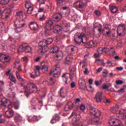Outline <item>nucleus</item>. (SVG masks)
Wrapping results in <instances>:
<instances>
[{"label": "nucleus", "instance_id": "1", "mask_svg": "<svg viewBox=\"0 0 126 126\" xmlns=\"http://www.w3.org/2000/svg\"><path fill=\"white\" fill-rule=\"evenodd\" d=\"M52 43H53V39L52 38H49L47 40L43 39L40 41L38 43L39 46L40 47L38 51L39 54L44 55L45 53H47L49 51L47 45H50Z\"/></svg>", "mask_w": 126, "mask_h": 126}, {"label": "nucleus", "instance_id": "2", "mask_svg": "<svg viewBox=\"0 0 126 126\" xmlns=\"http://www.w3.org/2000/svg\"><path fill=\"white\" fill-rule=\"evenodd\" d=\"M90 112L92 115L95 117V118L92 119V124H94L95 126H98L100 124V122H99V117L101 116V112L98 109L94 108H91L90 109Z\"/></svg>", "mask_w": 126, "mask_h": 126}, {"label": "nucleus", "instance_id": "3", "mask_svg": "<svg viewBox=\"0 0 126 126\" xmlns=\"http://www.w3.org/2000/svg\"><path fill=\"white\" fill-rule=\"evenodd\" d=\"M117 34L118 36H125L126 34V26L124 24H120L117 28Z\"/></svg>", "mask_w": 126, "mask_h": 126}, {"label": "nucleus", "instance_id": "4", "mask_svg": "<svg viewBox=\"0 0 126 126\" xmlns=\"http://www.w3.org/2000/svg\"><path fill=\"white\" fill-rule=\"evenodd\" d=\"M34 89L35 90V92L38 91V88H37V86L33 83H30L27 86V88L26 89L25 92L26 93H28V91H30V93H34Z\"/></svg>", "mask_w": 126, "mask_h": 126}, {"label": "nucleus", "instance_id": "5", "mask_svg": "<svg viewBox=\"0 0 126 126\" xmlns=\"http://www.w3.org/2000/svg\"><path fill=\"white\" fill-rule=\"evenodd\" d=\"M85 39V37L81 38V33H76L74 36V41L77 44V45H80L81 41Z\"/></svg>", "mask_w": 126, "mask_h": 126}, {"label": "nucleus", "instance_id": "6", "mask_svg": "<svg viewBox=\"0 0 126 126\" xmlns=\"http://www.w3.org/2000/svg\"><path fill=\"white\" fill-rule=\"evenodd\" d=\"M50 75L53 74L54 77H59L61 75V68L59 67H56L55 69H52L49 73Z\"/></svg>", "mask_w": 126, "mask_h": 126}, {"label": "nucleus", "instance_id": "7", "mask_svg": "<svg viewBox=\"0 0 126 126\" xmlns=\"http://www.w3.org/2000/svg\"><path fill=\"white\" fill-rule=\"evenodd\" d=\"M26 8H27V12L28 14H31L33 12V5L30 1H27L25 4Z\"/></svg>", "mask_w": 126, "mask_h": 126}, {"label": "nucleus", "instance_id": "8", "mask_svg": "<svg viewBox=\"0 0 126 126\" xmlns=\"http://www.w3.org/2000/svg\"><path fill=\"white\" fill-rule=\"evenodd\" d=\"M2 105L3 106H5L6 107H8V109H10L11 108V102H10L9 100L6 99H1L0 100V108Z\"/></svg>", "mask_w": 126, "mask_h": 126}, {"label": "nucleus", "instance_id": "9", "mask_svg": "<svg viewBox=\"0 0 126 126\" xmlns=\"http://www.w3.org/2000/svg\"><path fill=\"white\" fill-rule=\"evenodd\" d=\"M11 12V9H7L4 10L2 13L1 18H2V19H6V18H8Z\"/></svg>", "mask_w": 126, "mask_h": 126}, {"label": "nucleus", "instance_id": "10", "mask_svg": "<svg viewBox=\"0 0 126 126\" xmlns=\"http://www.w3.org/2000/svg\"><path fill=\"white\" fill-rule=\"evenodd\" d=\"M0 62L1 63H9L10 62V57L6 56L4 54H0Z\"/></svg>", "mask_w": 126, "mask_h": 126}, {"label": "nucleus", "instance_id": "11", "mask_svg": "<svg viewBox=\"0 0 126 126\" xmlns=\"http://www.w3.org/2000/svg\"><path fill=\"white\" fill-rule=\"evenodd\" d=\"M102 34L105 37H110L112 34V30L109 28H104L102 30Z\"/></svg>", "mask_w": 126, "mask_h": 126}, {"label": "nucleus", "instance_id": "12", "mask_svg": "<svg viewBox=\"0 0 126 126\" xmlns=\"http://www.w3.org/2000/svg\"><path fill=\"white\" fill-rule=\"evenodd\" d=\"M103 93L102 92H97L95 95L94 99L97 103H100L103 99Z\"/></svg>", "mask_w": 126, "mask_h": 126}, {"label": "nucleus", "instance_id": "13", "mask_svg": "<svg viewBox=\"0 0 126 126\" xmlns=\"http://www.w3.org/2000/svg\"><path fill=\"white\" fill-rule=\"evenodd\" d=\"M62 17H63V16L61 14L54 13L53 15L52 18L53 21H55V22H59V21H61Z\"/></svg>", "mask_w": 126, "mask_h": 126}, {"label": "nucleus", "instance_id": "14", "mask_svg": "<svg viewBox=\"0 0 126 126\" xmlns=\"http://www.w3.org/2000/svg\"><path fill=\"white\" fill-rule=\"evenodd\" d=\"M5 115L6 116V118L7 119H11L14 115V111L11 109H9L8 110L5 111Z\"/></svg>", "mask_w": 126, "mask_h": 126}, {"label": "nucleus", "instance_id": "15", "mask_svg": "<svg viewBox=\"0 0 126 126\" xmlns=\"http://www.w3.org/2000/svg\"><path fill=\"white\" fill-rule=\"evenodd\" d=\"M74 6L78 8H83L85 6V3L81 1H77L74 3Z\"/></svg>", "mask_w": 126, "mask_h": 126}, {"label": "nucleus", "instance_id": "16", "mask_svg": "<svg viewBox=\"0 0 126 126\" xmlns=\"http://www.w3.org/2000/svg\"><path fill=\"white\" fill-rule=\"evenodd\" d=\"M61 120V117H60V115L58 114H55L51 121V124H56L57 122H59Z\"/></svg>", "mask_w": 126, "mask_h": 126}, {"label": "nucleus", "instance_id": "17", "mask_svg": "<svg viewBox=\"0 0 126 126\" xmlns=\"http://www.w3.org/2000/svg\"><path fill=\"white\" fill-rule=\"evenodd\" d=\"M95 46H96V43L94 41H91L90 42H86L85 44V47L87 48H93L94 47H95Z\"/></svg>", "mask_w": 126, "mask_h": 126}, {"label": "nucleus", "instance_id": "18", "mask_svg": "<svg viewBox=\"0 0 126 126\" xmlns=\"http://www.w3.org/2000/svg\"><path fill=\"white\" fill-rule=\"evenodd\" d=\"M22 22H23V21H16L14 22L15 27L18 28H22V27H24L25 24L23 23Z\"/></svg>", "mask_w": 126, "mask_h": 126}, {"label": "nucleus", "instance_id": "19", "mask_svg": "<svg viewBox=\"0 0 126 126\" xmlns=\"http://www.w3.org/2000/svg\"><path fill=\"white\" fill-rule=\"evenodd\" d=\"M109 124H112L113 126H122V122L120 120H117L115 121L111 120L109 122Z\"/></svg>", "mask_w": 126, "mask_h": 126}, {"label": "nucleus", "instance_id": "20", "mask_svg": "<svg viewBox=\"0 0 126 126\" xmlns=\"http://www.w3.org/2000/svg\"><path fill=\"white\" fill-rule=\"evenodd\" d=\"M41 69L43 73H46V72H48V66H47V65H46L44 62H42L41 63Z\"/></svg>", "mask_w": 126, "mask_h": 126}, {"label": "nucleus", "instance_id": "21", "mask_svg": "<svg viewBox=\"0 0 126 126\" xmlns=\"http://www.w3.org/2000/svg\"><path fill=\"white\" fill-rule=\"evenodd\" d=\"M29 27L31 30L35 31V30H38L39 26H38L37 23L32 22L30 24Z\"/></svg>", "mask_w": 126, "mask_h": 126}, {"label": "nucleus", "instance_id": "22", "mask_svg": "<svg viewBox=\"0 0 126 126\" xmlns=\"http://www.w3.org/2000/svg\"><path fill=\"white\" fill-rule=\"evenodd\" d=\"M79 85L81 89H85L86 85H85V81L83 79H80L79 80Z\"/></svg>", "mask_w": 126, "mask_h": 126}, {"label": "nucleus", "instance_id": "23", "mask_svg": "<svg viewBox=\"0 0 126 126\" xmlns=\"http://www.w3.org/2000/svg\"><path fill=\"white\" fill-rule=\"evenodd\" d=\"M22 116L20 115L19 114H16L14 118L15 123H20L21 122H22Z\"/></svg>", "mask_w": 126, "mask_h": 126}, {"label": "nucleus", "instance_id": "24", "mask_svg": "<svg viewBox=\"0 0 126 126\" xmlns=\"http://www.w3.org/2000/svg\"><path fill=\"white\" fill-rule=\"evenodd\" d=\"M63 52L61 51H59L54 57V59L55 60H56V61H62V59H63Z\"/></svg>", "mask_w": 126, "mask_h": 126}, {"label": "nucleus", "instance_id": "25", "mask_svg": "<svg viewBox=\"0 0 126 126\" xmlns=\"http://www.w3.org/2000/svg\"><path fill=\"white\" fill-rule=\"evenodd\" d=\"M73 116H74V118L76 119V122H77L80 120V115L79 114H77L75 112H72V114L68 118V119H70Z\"/></svg>", "mask_w": 126, "mask_h": 126}, {"label": "nucleus", "instance_id": "26", "mask_svg": "<svg viewBox=\"0 0 126 126\" xmlns=\"http://www.w3.org/2000/svg\"><path fill=\"white\" fill-rule=\"evenodd\" d=\"M62 31V27L59 25H56L54 27V32L55 33V34H58L61 32Z\"/></svg>", "mask_w": 126, "mask_h": 126}, {"label": "nucleus", "instance_id": "27", "mask_svg": "<svg viewBox=\"0 0 126 126\" xmlns=\"http://www.w3.org/2000/svg\"><path fill=\"white\" fill-rule=\"evenodd\" d=\"M60 95L63 98H64V97L67 96L66 91L63 89V88H62L60 90Z\"/></svg>", "mask_w": 126, "mask_h": 126}, {"label": "nucleus", "instance_id": "28", "mask_svg": "<svg viewBox=\"0 0 126 126\" xmlns=\"http://www.w3.org/2000/svg\"><path fill=\"white\" fill-rule=\"evenodd\" d=\"M68 76H69V75L68 73H66L63 74L62 76L63 80L64 81L65 84H67V79H68Z\"/></svg>", "mask_w": 126, "mask_h": 126}, {"label": "nucleus", "instance_id": "29", "mask_svg": "<svg viewBox=\"0 0 126 126\" xmlns=\"http://www.w3.org/2000/svg\"><path fill=\"white\" fill-rule=\"evenodd\" d=\"M73 60V58L70 55H68L66 56L65 59V63L66 64H69L70 63H71V60Z\"/></svg>", "mask_w": 126, "mask_h": 126}, {"label": "nucleus", "instance_id": "30", "mask_svg": "<svg viewBox=\"0 0 126 126\" xmlns=\"http://www.w3.org/2000/svg\"><path fill=\"white\" fill-rule=\"evenodd\" d=\"M109 8L112 13H116L118 11V8L116 6L110 5Z\"/></svg>", "mask_w": 126, "mask_h": 126}, {"label": "nucleus", "instance_id": "31", "mask_svg": "<svg viewBox=\"0 0 126 126\" xmlns=\"http://www.w3.org/2000/svg\"><path fill=\"white\" fill-rule=\"evenodd\" d=\"M119 115L118 117H120L121 119H125L126 118V113L124 110H121L119 111Z\"/></svg>", "mask_w": 126, "mask_h": 126}, {"label": "nucleus", "instance_id": "32", "mask_svg": "<svg viewBox=\"0 0 126 126\" xmlns=\"http://www.w3.org/2000/svg\"><path fill=\"white\" fill-rule=\"evenodd\" d=\"M28 120L29 122H34V121H38V116H33L32 117L28 116Z\"/></svg>", "mask_w": 126, "mask_h": 126}, {"label": "nucleus", "instance_id": "33", "mask_svg": "<svg viewBox=\"0 0 126 126\" xmlns=\"http://www.w3.org/2000/svg\"><path fill=\"white\" fill-rule=\"evenodd\" d=\"M32 104H39L40 105H42V101L37 98H33L32 100Z\"/></svg>", "mask_w": 126, "mask_h": 126}, {"label": "nucleus", "instance_id": "34", "mask_svg": "<svg viewBox=\"0 0 126 126\" xmlns=\"http://www.w3.org/2000/svg\"><path fill=\"white\" fill-rule=\"evenodd\" d=\"M16 75L17 79L19 81H21V82H23L25 81V80H24V79L22 78L21 76H20V74H19V72H18V71L16 72Z\"/></svg>", "mask_w": 126, "mask_h": 126}, {"label": "nucleus", "instance_id": "35", "mask_svg": "<svg viewBox=\"0 0 126 126\" xmlns=\"http://www.w3.org/2000/svg\"><path fill=\"white\" fill-rule=\"evenodd\" d=\"M51 28L48 29L46 28L45 29V35L46 36H51L52 35V32L51 31Z\"/></svg>", "mask_w": 126, "mask_h": 126}, {"label": "nucleus", "instance_id": "36", "mask_svg": "<svg viewBox=\"0 0 126 126\" xmlns=\"http://www.w3.org/2000/svg\"><path fill=\"white\" fill-rule=\"evenodd\" d=\"M81 39H83V38H85V39H83V41H81V43H83V44H86V43H87V37L85 36V34L83 33H81Z\"/></svg>", "mask_w": 126, "mask_h": 126}, {"label": "nucleus", "instance_id": "37", "mask_svg": "<svg viewBox=\"0 0 126 126\" xmlns=\"http://www.w3.org/2000/svg\"><path fill=\"white\" fill-rule=\"evenodd\" d=\"M25 46L24 45H20L18 48V53H22L23 52H25Z\"/></svg>", "mask_w": 126, "mask_h": 126}, {"label": "nucleus", "instance_id": "38", "mask_svg": "<svg viewBox=\"0 0 126 126\" xmlns=\"http://www.w3.org/2000/svg\"><path fill=\"white\" fill-rule=\"evenodd\" d=\"M54 23L52 20H49L46 22V28H51L53 26Z\"/></svg>", "mask_w": 126, "mask_h": 126}, {"label": "nucleus", "instance_id": "39", "mask_svg": "<svg viewBox=\"0 0 126 126\" xmlns=\"http://www.w3.org/2000/svg\"><path fill=\"white\" fill-rule=\"evenodd\" d=\"M71 105H69V104H66L64 107L65 111H69V110H71V109H72L73 108V103H70Z\"/></svg>", "mask_w": 126, "mask_h": 126}, {"label": "nucleus", "instance_id": "40", "mask_svg": "<svg viewBox=\"0 0 126 126\" xmlns=\"http://www.w3.org/2000/svg\"><path fill=\"white\" fill-rule=\"evenodd\" d=\"M58 52H59V48L57 46L53 47L50 49V53L55 54L58 53Z\"/></svg>", "mask_w": 126, "mask_h": 126}, {"label": "nucleus", "instance_id": "41", "mask_svg": "<svg viewBox=\"0 0 126 126\" xmlns=\"http://www.w3.org/2000/svg\"><path fill=\"white\" fill-rule=\"evenodd\" d=\"M4 85L3 81H0V92H4V88L2 87Z\"/></svg>", "mask_w": 126, "mask_h": 126}, {"label": "nucleus", "instance_id": "42", "mask_svg": "<svg viewBox=\"0 0 126 126\" xmlns=\"http://www.w3.org/2000/svg\"><path fill=\"white\" fill-rule=\"evenodd\" d=\"M9 79H10L11 81H12V82H14V83H16V79H15V77L12 74L9 75Z\"/></svg>", "mask_w": 126, "mask_h": 126}, {"label": "nucleus", "instance_id": "43", "mask_svg": "<svg viewBox=\"0 0 126 126\" xmlns=\"http://www.w3.org/2000/svg\"><path fill=\"white\" fill-rule=\"evenodd\" d=\"M62 9H63V10H66L67 12L65 13V16H68V14H69V12H70L69 8H68V7H67L65 6V7H62Z\"/></svg>", "mask_w": 126, "mask_h": 126}, {"label": "nucleus", "instance_id": "44", "mask_svg": "<svg viewBox=\"0 0 126 126\" xmlns=\"http://www.w3.org/2000/svg\"><path fill=\"white\" fill-rule=\"evenodd\" d=\"M112 86V84H103L102 86V89L104 90H107L108 88H110Z\"/></svg>", "mask_w": 126, "mask_h": 126}, {"label": "nucleus", "instance_id": "45", "mask_svg": "<svg viewBox=\"0 0 126 126\" xmlns=\"http://www.w3.org/2000/svg\"><path fill=\"white\" fill-rule=\"evenodd\" d=\"M57 4L59 6H62L63 4L64 1H65V0H56Z\"/></svg>", "mask_w": 126, "mask_h": 126}, {"label": "nucleus", "instance_id": "46", "mask_svg": "<svg viewBox=\"0 0 126 126\" xmlns=\"http://www.w3.org/2000/svg\"><path fill=\"white\" fill-rule=\"evenodd\" d=\"M75 48V47L73 46H68L66 48V50H68L69 52H74Z\"/></svg>", "mask_w": 126, "mask_h": 126}, {"label": "nucleus", "instance_id": "47", "mask_svg": "<svg viewBox=\"0 0 126 126\" xmlns=\"http://www.w3.org/2000/svg\"><path fill=\"white\" fill-rule=\"evenodd\" d=\"M10 0H0V4H7Z\"/></svg>", "mask_w": 126, "mask_h": 126}, {"label": "nucleus", "instance_id": "48", "mask_svg": "<svg viewBox=\"0 0 126 126\" xmlns=\"http://www.w3.org/2000/svg\"><path fill=\"white\" fill-rule=\"evenodd\" d=\"M98 32H99V33H94V36H95V37H97V38L101 36V32H102L101 29H99L98 30Z\"/></svg>", "mask_w": 126, "mask_h": 126}, {"label": "nucleus", "instance_id": "49", "mask_svg": "<svg viewBox=\"0 0 126 126\" xmlns=\"http://www.w3.org/2000/svg\"><path fill=\"white\" fill-rule=\"evenodd\" d=\"M108 51H109V53L111 56H115V49L111 48Z\"/></svg>", "mask_w": 126, "mask_h": 126}, {"label": "nucleus", "instance_id": "50", "mask_svg": "<svg viewBox=\"0 0 126 126\" xmlns=\"http://www.w3.org/2000/svg\"><path fill=\"white\" fill-rule=\"evenodd\" d=\"M32 50L31 48L29 46L25 47V52L26 53H30Z\"/></svg>", "mask_w": 126, "mask_h": 126}, {"label": "nucleus", "instance_id": "51", "mask_svg": "<svg viewBox=\"0 0 126 126\" xmlns=\"http://www.w3.org/2000/svg\"><path fill=\"white\" fill-rule=\"evenodd\" d=\"M125 89L124 88H121L118 91H117V93L119 95H122L124 92H125Z\"/></svg>", "mask_w": 126, "mask_h": 126}, {"label": "nucleus", "instance_id": "52", "mask_svg": "<svg viewBox=\"0 0 126 126\" xmlns=\"http://www.w3.org/2000/svg\"><path fill=\"white\" fill-rule=\"evenodd\" d=\"M17 16L19 17L20 19H23V16L22 15V12H18L17 13Z\"/></svg>", "mask_w": 126, "mask_h": 126}, {"label": "nucleus", "instance_id": "53", "mask_svg": "<svg viewBox=\"0 0 126 126\" xmlns=\"http://www.w3.org/2000/svg\"><path fill=\"white\" fill-rule=\"evenodd\" d=\"M14 107L15 110H18V109H19V103L18 102H15L14 104Z\"/></svg>", "mask_w": 126, "mask_h": 126}, {"label": "nucleus", "instance_id": "54", "mask_svg": "<svg viewBox=\"0 0 126 126\" xmlns=\"http://www.w3.org/2000/svg\"><path fill=\"white\" fill-rule=\"evenodd\" d=\"M43 11H45V7H39L38 8V9L37 10L38 12H43Z\"/></svg>", "mask_w": 126, "mask_h": 126}, {"label": "nucleus", "instance_id": "55", "mask_svg": "<svg viewBox=\"0 0 126 126\" xmlns=\"http://www.w3.org/2000/svg\"><path fill=\"white\" fill-rule=\"evenodd\" d=\"M124 83V82L121 80H116V84L117 85H122Z\"/></svg>", "mask_w": 126, "mask_h": 126}, {"label": "nucleus", "instance_id": "56", "mask_svg": "<svg viewBox=\"0 0 126 126\" xmlns=\"http://www.w3.org/2000/svg\"><path fill=\"white\" fill-rule=\"evenodd\" d=\"M97 52L99 55H102L103 54V48H99L97 50Z\"/></svg>", "mask_w": 126, "mask_h": 126}, {"label": "nucleus", "instance_id": "57", "mask_svg": "<svg viewBox=\"0 0 126 126\" xmlns=\"http://www.w3.org/2000/svg\"><path fill=\"white\" fill-rule=\"evenodd\" d=\"M4 119L3 118V116L1 114H0V124H2V123H4Z\"/></svg>", "mask_w": 126, "mask_h": 126}, {"label": "nucleus", "instance_id": "58", "mask_svg": "<svg viewBox=\"0 0 126 126\" xmlns=\"http://www.w3.org/2000/svg\"><path fill=\"white\" fill-rule=\"evenodd\" d=\"M87 90L91 92H93V91H94V88H93L92 86H90L88 88H87Z\"/></svg>", "mask_w": 126, "mask_h": 126}, {"label": "nucleus", "instance_id": "59", "mask_svg": "<svg viewBox=\"0 0 126 126\" xmlns=\"http://www.w3.org/2000/svg\"><path fill=\"white\" fill-rule=\"evenodd\" d=\"M7 126H16L13 122L9 121L7 123Z\"/></svg>", "mask_w": 126, "mask_h": 126}, {"label": "nucleus", "instance_id": "60", "mask_svg": "<svg viewBox=\"0 0 126 126\" xmlns=\"http://www.w3.org/2000/svg\"><path fill=\"white\" fill-rule=\"evenodd\" d=\"M21 28H15V31L16 33H19L20 32H21Z\"/></svg>", "mask_w": 126, "mask_h": 126}, {"label": "nucleus", "instance_id": "61", "mask_svg": "<svg viewBox=\"0 0 126 126\" xmlns=\"http://www.w3.org/2000/svg\"><path fill=\"white\" fill-rule=\"evenodd\" d=\"M8 40H9V41H11V42H13V43L16 42V40L14 38H13L11 36L9 37Z\"/></svg>", "mask_w": 126, "mask_h": 126}, {"label": "nucleus", "instance_id": "62", "mask_svg": "<svg viewBox=\"0 0 126 126\" xmlns=\"http://www.w3.org/2000/svg\"><path fill=\"white\" fill-rule=\"evenodd\" d=\"M103 74L104 77H107L108 76V71L107 70H104Z\"/></svg>", "mask_w": 126, "mask_h": 126}, {"label": "nucleus", "instance_id": "63", "mask_svg": "<svg viewBox=\"0 0 126 126\" xmlns=\"http://www.w3.org/2000/svg\"><path fill=\"white\" fill-rule=\"evenodd\" d=\"M94 13L95 15H97V16H100L101 15V12H100L99 10L95 11Z\"/></svg>", "mask_w": 126, "mask_h": 126}, {"label": "nucleus", "instance_id": "64", "mask_svg": "<svg viewBox=\"0 0 126 126\" xmlns=\"http://www.w3.org/2000/svg\"><path fill=\"white\" fill-rule=\"evenodd\" d=\"M106 64H107L108 66H112L113 63H112V62H111L110 61H107Z\"/></svg>", "mask_w": 126, "mask_h": 126}]
</instances>
